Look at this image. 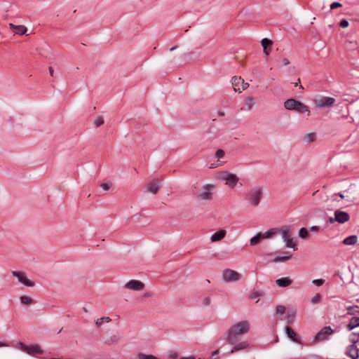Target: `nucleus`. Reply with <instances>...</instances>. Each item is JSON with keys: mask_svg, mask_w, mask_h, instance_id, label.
<instances>
[{"mask_svg": "<svg viewBox=\"0 0 359 359\" xmlns=\"http://www.w3.org/2000/svg\"><path fill=\"white\" fill-rule=\"evenodd\" d=\"M249 330L250 323L248 321H240L229 328L226 341L230 344H234L238 341V336L248 333Z\"/></svg>", "mask_w": 359, "mask_h": 359, "instance_id": "1", "label": "nucleus"}, {"mask_svg": "<svg viewBox=\"0 0 359 359\" xmlns=\"http://www.w3.org/2000/svg\"><path fill=\"white\" fill-rule=\"evenodd\" d=\"M284 107L287 110H294L300 114L308 112V115L310 114V110L308 106L293 98L287 100L284 102Z\"/></svg>", "mask_w": 359, "mask_h": 359, "instance_id": "2", "label": "nucleus"}, {"mask_svg": "<svg viewBox=\"0 0 359 359\" xmlns=\"http://www.w3.org/2000/svg\"><path fill=\"white\" fill-rule=\"evenodd\" d=\"M263 197V189L261 187H255L252 188L245 195V199L248 202L257 207L259 205Z\"/></svg>", "mask_w": 359, "mask_h": 359, "instance_id": "3", "label": "nucleus"}, {"mask_svg": "<svg viewBox=\"0 0 359 359\" xmlns=\"http://www.w3.org/2000/svg\"><path fill=\"white\" fill-rule=\"evenodd\" d=\"M280 233L285 242V246L287 248H291L294 250H297V245L296 243L294 242L293 238H290L292 236V233L290 231V227L289 226H283L280 229H279Z\"/></svg>", "mask_w": 359, "mask_h": 359, "instance_id": "4", "label": "nucleus"}, {"mask_svg": "<svg viewBox=\"0 0 359 359\" xmlns=\"http://www.w3.org/2000/svg\"><path fill=\"white\" fill-rule=\"evenodd\" d=\"M334 332V330L331 327V326H325L323 327L315 336L314 341H320L327 339L328 337L332 334Z\"/></svg>", "mask_w": 359, "mask_h": 359, "instance_id": "5", "label": "nucleus"}, {"mask_svg": "<svg viewBox=\"0 0 359 359\" xmlns=\"http://www.w3.org/2000/svg\"><path fill=\"white\" fill-rule=\"evenodd\" d=\"M222 278L226 282H233L239 280L241 275L236 271L226 269L222 273Z\"/></svg>", "mask_w": 359, "mask_h": 359, "instance_id": "6", "label": "nucleus"}, {"mask_svg": "<svg viewBox=\"0 0 359 359\" xmlns=\"http://www.w3.org/2000/svg\"><path fill=\"white\" fill-rule=\"evenodd\" d=\"M215 187L212 184H207L203 186V191L197 196L200 200H211L212 198V191Z\"/></svg>", "mask_w": 359, "mask_h": 359, "instance_id": "7", "label": "nucleus"}, {"mask_svg": "<svg viewBox=\"0 0 359 359\" xmlns=\"http://www.w3.org/2000/svg\"><path fill=\"white\" fill-rule=\"evenodd\" d=\"M12 274L18 278L19 282L27 287H33L35 285L34 282L28 279L23 272L13 271Z\"/></svg>", "mask_w": 359, "mask_h": 359, "instance_id": "8", "label": "nucleus"}, {"mask_svg": "<svg viewBox=\"0 0 359 359\" xmlns=\"http://www.w3.org/2000/svg\"><path fill=\"white\" fill-rule=\"evenodd\" d=\"M222 178L226 181V184L231 189L236 187L238 181V177L233 173L224 172L222 176Z\"/></svg>", "mask_w": 359, "mask_h": 359, "instance_id": "9", "label": "nucleus"}, {"mask_svg": "<svg viewBox=\"0 0 359 359\" xmlns=\"http://www.w3.org/2000/svg\"><path fill=\"white\" fill-rule=\"evenodd\" d=\"M124 287L127 289L139 291L144 289V284L140 280H130L125 284Z\"/></svg>", "mask_w": 359, "mask_h": 359, "instance_id": "10", "label": "nucleus"}, {"mask_svg": "<svg viewBox=\"0 0 359 359\" xmlns=\"http://www.w3.org/2000/svg\"><path fill=\"white\" fill-rule=\"evenodd\" d=\"M335 102V99L332 97H321L316 100V104L319 107H332Z\"/></svg>", "mask_w": 359, "mask_h": 359, "instance_id": "11", "label": "nucleus"}, {"mask_svg": "<svg viewBox=\"0 0 359 359\" xmlns=\"http://www.w3.org/2000/svg\"><path fill=\"white\" fill-rule=\"evenodd\" d=\"M285 333L288 338H290L292 341L297 343L299 344H302V341L299 335L293 330L290 327L286 326L285 327Z\"/></svg>", "mask_w": 359, "mask_h": 359, "instance_id": "12", "label": "nucleus"}, {"mask_svg": "<svg viewBox=\"0 0 359 359\" xmlns=\"http://www.w3.org/2000/svg\"><path fill=\"white\" fill-rule=\"evenodd\" d=\"M336 217L337 222L339 224H344L350 219V215L347 212L337 210L334 212Z\"/></svg>", "mask_w": 359, "mask_h": 359, "instance_id": "13", "label": "nucleus"}, {"mask_svg": "<svg viewBox=\"0 0 359 359\" xmlns=\"http://www.w3.org/2000/svg\"><path fill=\"white\" fill-rule=\"evenodd\" d=\"M358 351L355 344H351L346 347L345 354L352 359H357L359 358Z\"/></svg>", "mask_w": 359, "mask_h": 359, "instance_id": "14", "label": "nucleus"}, {"mask_svg": "<svg viewBox=\"0 0 359 359\" xmlns=\"http://www.w3.org/2000/svg\"><path fill=\"white\" fill-rule=\"evenodd\" d=\"M161 181L156 178V179H154L151 182H150L148 184H147V191L154 194H156L158 191L160 189V187H161Z\"/></svg>", "mask_w": 359, "mask_h": 359, "instance_id": "15", "label": "nucleus"}, {"mask_svg": "<svg viewBox=\"0 0 359 359\" xmlns=\"http://www.w3.org/2000/svg\"><path fill=\"white\" fill-rule=\"evenodd\" d=\"M261 44L263 47L264 53L266 56H268L270 53L273 45L272 41L268 38H264L261 41Z\"/></svg>", "mask_w": 359, "mask_h": 359, "instance_id": "16", "label": "nucleus"}, {"mask_svg": "<svg viewBox=\"0 0 359 359\" xmlns=\"http://www.w3.org/2000/svg\"><path fill=\"white\" fill-rule=\"evenodd\" d=\"M26 353L32 355H35L38 354H43V351L38 344H32L27 346Z\"/></svg>", "mask_w": 359, "mask_h": 359, "instance_id": "17", "label": "nucleus"}, {"mask_svg": "<svg viewBox=\"0 0 359 359\" xmlns=\"http://www.w3.org/2000/svg\"><path fill=\"white\" fill-rule=\"evenodd\" d=\"M9 27L13 32L19 35L25 34L27 31V27L24 25H15L12 23H10Z\"/></svg>", "mask_w": 359, "mask_h": 359, "instance_id": "18", "label": "nucleus"}, {"mask_svg": "<svg viewBox=\"0 0 359 359\" xmlns=\"http://www.w3.org/2000/svg\"><path fill=\"white\" fill-rule=\"evenodd\" d=\"M234 344H235V346L231 349V351H229V353H233L239 351L245 350L250 345L247 341H241L239 343L236 342Z\"/></svg>", "mask_w": 359, "mask_h": 359, "instance_id": "19", "label": "nucleus"}, {"mask_svg": "<svg viewBox=\"0 0 359 359\" xmlns=\"http://www.w3.org/2000/svg\"><path fill=\"white\" fill-rule=\"evenodd\" d=\"M276 283L280 287H285L290 286L292 280L289 277H283L276 280Z\"/></svg>", "mask_w": 359, "mask_h": 359, "instance_id": "20", "label": "nucleus"}, {"mask_svg": "<svg viewBox=\"0 0 359 359\" xmlns=\"http://www.w3.org/2000/svg\"><path fill=\"white\" fill-rule=\"evenodd\" d=\"M226 231L224 229H220L217 232L214 233L210 238L212 242L219 241L222 240L226 236Z\"/></svg>", "mask_w": 359, "mask_h": 359, "instance_id": "21", "label": "nucleus"}, {"mask_svg": "<svg viewBox=\"0 0 359 359\" xmlns=\"http://www.w3.org/2000/svg\"><path fill=\"white\" fill-rule=\"evenodd\" d=\"M358 327H359V317L353 316L350 319L349 323L346 325V329L351 331Z\"/></svg>", "mask_w": 359, "mask_h": 359, "instance_id": "22", "label": "nucleus"}, {"mask_svg": "<svg viewBox=\"0 0 359 359\" xmlns=\"http://www.w3.org/2000/svg\"><path fill=\"white\" fill-rule=\"evenodd\" d=\"M358 241V236L356 235H351L345 238L342 241V243L345 245H355Z\"/></svg>", "mask_w": 359, "mask_h": 359, "instance_id": "23", "label": "nucleus"}, {"mask_svg": "<svg viewBox=\"0 0 359 359\" xmlns=\"http://www.w3.org/2000/svg\"><path fill=\"white\" fill-rule=\"evenodd\" d=\"M279 233H280L279 229H278V228H272V229H270L269 230H268L267 231H266L264 233H262V236L263 237V239L264 238H271V237L274 236L275 235H276V234H278Z\"/></svg>", "mask_w": 359, "mask_h": 359, "instance_id": "24", "label": "nucleus"}, {"mask_svg": "<svg viewBox=\"0 0 359 359\" xmlns=\"http://www.w3.org/2000/svg\"><path fill=\"white\" fill-rule=\"evenodd\" d=\"M262 239V233H258L250 238V245L252 246L256 245L259 244Z\"/></svg>", "mask_w": 359, "mask_h": 359, "instance_id": "25", "label": "nucleus"}, {"mask_svg": "<svg viewBox=\"0 0 359 359\" xmlns=\"http://www.w3.org/2000/svg\"><path fill=\"white\" fill-rule=\"evenodd\" d=\"M283 254H284L283 256L276 257L273 259V262H285V261H287V260H289L291 259L292 255L289 254L287 252H284Z\"/></svg>", "mask_w": 359, "mask_h": 359, "instance_id": "26", "label": "nucleus"}, {"mask_svg": "<svg viewBox=\"0 0 359 359\" xmlns=\"http://www.w3.org/2000/svg\"><path fill=\"white\" fill-rule=\"evenodd\" d=\"M346 310V315L353 316L355 314H359V306L357 305L348 306Z\"/></svg>", "mask_w": 359, "mask_h": 359, "instance_id": "27", "label": "nucleus"}, {"mask_svg": "<svg viewBox=\"0 0 359 359\" xmlns=\"http://www.w3.org/2000/svg\"><path fill=\"white\" fill-rule=\"evenodd\" d=\"M298 235L300 238H302L303 239H306L309 236V231H308L307 229L305 227H302L299 230Z\"/></svg>", "mask_w": 359, "mask_h": 359, "instance_id": "28", "label": "nucleus"}, {"mask_svg": "<svg viewBox=\"0 0 359 359\" xmlns=\"http://www.w3.org/2000/svg\"><path fill=\"white\" fill-rule=\"evenodd\" d=\"M111 319L109 318V317H102L100 318H98L96 322H95V325H97V327H100L103 323L104 322H111Z\"/></svg>", "mask_w": 359, "mask_h": 359, "instance_id": "29", "label": "nucleus"}, {"mask_svg": "<svg viewBox=\"0 0 359 359\" xmlns=\"http://www.w3.org/2000/svg\"><path fill=\"white\" fill-rule=\"evenodd\" d=\"M20 300L22 304H27V305L31 304L33 302L32 299H31L29 297L24 296V295L20 297Z\"/></svg>", "mask_w": 359, "mask_h": 359, "instance_id": "30", "label": "nucleus"}, {"mask_svg": "<svg viewBox=\"0 0 359 359\" xmlns=\"http://www.w3.org/2000/svg\"><path fill=\"white\" fill-rule=\"evenodd\" d=\"M119 339H120V337L118 334H114V335L111 336V337H109V339H107L105 341V343L107 344H111L113 343L117 342L119 340Z\"/></svg>", "mask_w": 359, "mask_h": 359, "instance_id": "31", "label": "nucleus"}, {"mask_svg": "<svg viewBox=\"0 0 359 359\" xmlns=\"http://www.w3.org/2000/svg\"><path fill=\"white\" fill-rule=\"evenodd\" d=\"M137 358L138 359H158L153 355H147L142 353H138Z\"/></svg>", "mask_w": 359, "mask_h": 359, "instance_id": "32", "label": "nucleus"}, {"mask_svg": "<svg viewBox=\"0 0 359 359\" xmlns=\"http://www.w3.org/2000/svg\"><path fill=\"white\" fill-rule=\"evenodd\" d=\"M295 311H289L287 315V320L289 324L292 323L295 319Z\"/></svg>", "mask_w": 359, "mask_h": 359, "instance_id": "33", "label": "nucleus"}, {"mask_svg": "<svg viewBox=\"0 0 359 359\" xmlns=\"http://www.w3.org/2000/svg\"><path fill=\"white\" fill-rule=\"evenodd\" d=\"M350 340L353 343L352 344H355L359 341V332H352L350 334Z\"/></svg>", "mask_w": 359, "mask_h": 359, "instance_id": "34", "label": "nucleus"}, {"mask_svg": "<svg viewBox=\"0 0 359 359\" xmlns=\"http://www.w3.org/2000/svg\"><path fill=\"white\" fill-rule=\"evenodd\" d=\"M243 83V79L241 77L233 76L231 79V83L233 86H237L240 83Z\"/></svg>", "mask_w": 359, "mask_h": 359, "instance_id": "35", "label": "nucleus"}, {"mask_svg": "<svg viewBox=\"0 0 359 359\" xmlns=\"http://www.w3.org/2000/svg\"><path fill=\"white\" fill-rule=\"evenodd\" d=\"M104 123V118L101 116H98L94 120V124L96 127H100Z\"/></svg>", "mask_w": 359, "mask_h": 359, "instance_id": "36", "label": "nucleus"}, {"mask_svg": "<svg viewBox=\"0 0 359 359\" xmlns=\"http://www.w3.org/2000/svg\"><path fill=\"white\" fill-rule=\"evenodd\" d=\"M322 296L320 294L317 293L314 297L311 298V302L313 304L320 302Z\"/></svg>", "mask_w": 359, "mask_h": 359, "instance_id": "37", "label": "nucleus"}, {"mask_svg": "<svg viewBox=\"0 0 359 359\" xmlns=\"http://www.w3.org/2000/svg\"><path fill=\"white\" fill-rule=\"evenodd\" d=\"M264 296V292L262 291H257L251 293L250 294V299H254L259 297H263Z\"/></svg>", "mask_w": 359, "mask_h": 359, "instance_id": "38", "label": "nucleus"}, {"mask_svg": "<svg viewBox=\"0 0 359 359\" xmlns=\"http://www.w3.org/2000/svg\"><path fill=\"white\" fill-rule=\"evenodd\" d=\"M285 306L283 305H278L276 306V312L277 314L282 315L285 312Z\"/></svg>", "mask_w": 359, "mask_h": 359, "instance_id": "39", "label": "nucleus"}, {"mask_svg": "<svg viewBox=\"0 0 359 359\" xmlns=\"http://www.w3.org/2000/svg\"><path fill=\"white\" fill-rule=\"evenodd\" d=\"M325 280L320 278V279H314L312 280V283L316 286H321L324 283Z\"/></svg>", "mask_w": 359, "mask_h": 359, "instance_id": "40", "label": "nucleus"}, {"mask_svg": "<svg viewBox=\"0 0 359 359\" xmlns=\"http://www.w3.org/2000/svg\"><path fill=\"white\" fill-rule=\"evenodd\" d=\"M316 137V133H311L306 135L307 140L309 142H312L315 141Z\"/></svg>", "mask_w": 359, "mask_h": 359, "instance_id": "41", "label": "nucleus"}, {"mask_svg": "<svg viewBox=\"0 0 359 359\" xmlns=\"http://www.w3.org/2000/svg\"><path fill=\"white\" fill-rule=\"evenodd\" d=\"M225 155V152L222 149H217L215 152V156L218 158H223Z\"/></svg>", "mask_w": 359, "mask_h": 359, "instance_id": "42", "label": "nucleus"}, {"mask_svg": "<svg viewBox=\"0 0 359 359\" xmlns=\"http://www.w3.org/2000/svg\"><path fill=\"white\" fill-rule=\"evenodd\" d=\"M111 186V183L110 182H104V183H102L100 184V187L105 191H107L110 189Z\"/></svg>", "mask_w": 359, "mask_h": 359, "instance_id": "43", "label": "nucleus"}, {"mask_svg": "<svg viewBox=\"0 0 359 359\" xmlns=\"http://www.w3.org/2000/svg\"><path fill=\"white\" fill-rule=\"evenodd\" d=\"M348 25H349L348 21L347 20H346V19H342L339 22V26L341 28H346L348 26Z\"/></svg>", "mask_w": 359, "mask_h": 359, "instance_id": "44", "label": "nucleus"}, {"mask_svg": "<svg viewBox=\"0 0 359 359\" xmlns=\"http://www.w3.org/2000/svg\"><path fill=\"white\" fill-rule=\"evenodd\" d=\"M18 346L21 351L26 352L28 345H26L24 343L20 341L18 344Z\"/></svg>", "mask_w": 359, "mask_h": 359, "instance_id": "45", "label": "nucleus"}, {"mask_svg": "<svg viewBox=\"0 0 359 359\" xmlns=\"http://www.w3.org/2000/svg\"><path fill=\"white\" fill-rule=\"evenodd\" d=\"M342 6V4L339 3V2H337V1H334V2H332L331 4H330V9L331 10H334L335 8H339V7H341Z\"/></svg>", "mask_w": 359, "mask_h": 359, "instance_id": "46", "label": "nucleus"}, {"mask_svg": "<svg viewBox=\"0 0 359 359\" xmlns=\"http://www.w3.org/2000/svg\"><path fill=\"white\" fill-rule=\"evenodd\" d=\"M210 304V299L208 297H206L203 300V304L204 306H208Z\"/></svg>", "mask_w": 359, "mask_h": 359, "instance_id": "47", "label": "nucleus"}, {"mask_svg": "<svg viewBox=\"0 0 359 359\" xmlns=\"http://www.w3.org/2000/svg\"><path fill=\"white\" fill-rule=\"evenodd\" d=\"M328 221H329V222L330 224H333L334 222H337L336 217L334 216V217H329Z\"/></svg>", "mask_w": 359, "mask_h": 359, "instance_id": "48", "label": "nucleus"}, {"mask_svg": "<svg viewBox=\"0 0 359 359\" xmlns=\"http://www.w3.org/2000/svg\"><path fill=\"white\" fill-rule=\"evenodd\" d=\"M319 229H320V227H319V226H311V227L310 228V230H311V231H319Z\"/></svg>", "mask_w": 359, "mask_h": 359, "instance_id": "49", "label": "nucleus"}, {"mask_svg": "<svg viewBox=\"0 0 359 359\" xmlns=\"http://www.w3.org/2000/svg\"><path fill=\"white\" fill-rule=\"evenodd\" d=\"M289 64H290L289 60L287 59V58H283V65L285 66V65H287Z\"/></svg>", "mask_w": 359, "mask_h": 359, "instance_id": "50", "label": "nucleus"}, {"mask_svg": "<svg viewBox=\"0 0 359 359\" xmlns=\"http://www.w3.org/2000/svg\"><path fill=\"white\" fill-rule=\"evenodd\" d=\"M249 86V84L248 83H245L243 81V83H242V90H245Z\"/></svg>", "mask_w": 359, "mask_h": 359, "instance_id": "51", "label": "nucleus"}, {"mask_svg": "<svg viewBox=\"0 0 359 359\" xmlns=\"http://www.w3.org/2000/svg\"><path fill=\"white\" fill-rule=\"evenodd\" d=\"M48 69H49L50 75L53 76V72H54L53 67H49Z\"/></svg>", "mask_w": 359, "mask_h": 359, "instance_id": "52", "label": "nucleus"}, {"mask_svg": "<svg viewBox=\"0 0 359 359\" xmlns=\"http://www.w3.org/2000/svg\"><path fill=\"white\" fill-rule=\"evenodd\" d=\"M152 296V293L151 292H145L144 294V297H151Z\"/></svg>", "mask_w": 359, "mask_h": 359, "instance_id": "53", "label": "nucleus"}, {"mask_svg": "<svg viewBox=\"0 0 359 359\" xmlns=\"http://www.w3.org/2000/svg\"><path fill=\"white\" fill-rule=\"evenodd\" d=\"M177 357V353H173L170 354V358H176Z\"/></svg>", "mask_w": 359, "mask_h": 359, "instance_id": "54", "label": "nucleus"}, {"mask_svg": "<svg viewBox=\"0 0 359 359\" xmlns=\"http://www.w3.org/2000/svg\"><path fill=\"white\" fill-rule=\"evenodd\" d=\"M181 359H196L193 355L189 357H182Z\"/></svg>", "mask_w": 359, "mask_h": 359, "instance_id": "55", "label": "nucleus"}, {"mask_svg": "<svg viewBox=\"0 0 359 359\" xmlns=\"http://www.w3.org/2000/svg\"><path fill=\"white\" fill-rule=\"evenodd\" d=\"M219 353V350H215L212 353V356H215Z\"/></svg>", "mask_w": 359, "mask_h": 359, "instance_id": "56", "label": "nucleus"}, {"mask_svg": "<svg viewBox=\"0 0 359 359\" xmlns=\"http://www.w3.org/2000/svg\"><path fill=\"white\" fill-rule=\"evenodd\" d=\"M299 83H300V79L299 78L298 80H297V82H295L293 84L296 87V86H298Z\"/></svg>", "mask_w": 359, "mask_h": 359, "instance_id": "57", "label": "nucleus"}, {"mask_svg": "<svg viewBox=\"0 0 359 359\" xmlns=\"http://www.w3.org/2000/svg\"><path fill=\"white\" fill-rule=\"evenodd\" d=\"M337 195H338L341 198H345V196L343 194H341V193H339Z\"/></svg>", "mask_w": 359, "mask_h": 359, "instance_id": "58", "label": "nucleus"}, {"mask_svg": "<svg viewBox=\"0 0 359 359\" xmlns=\"http://www.w3.org/2000/svg\"><path fill=\"white\" fill-rule=\"evenodd\" d=\"M218 116H224V113L223 111H219L218 112Z\"/></svg>", "mask_w": 359, "mask_h": 359, "instance_id": "59", "label": "nucleus"}, {"mask_svg": "<svg viewBox=\"0 0 359 359\" xmlns=\"http://www.w3.org/2000/svg\"><path fill=\"white\" fill-rule=\"evenodd\" d=\"M177 47H178L177 46H175L172 47V48L170 49V51H173V50H175V49H177Z\"/></svg>", "mask_w": 359, "mask_h": 359, "instance_id": "60", "label": "nucleus"}, {"mask_svg": "<svg viewBox=\"0 0 359 359\" xmlns=\"http://www.w3.org/2000/svg\"><path fill=\"white\" fill-rule=\"evenodd\" d=\"M253 100H254V99H253V97H248V100H249V102L253 101Z\"/></svg>", "mask_w": 359, "mask_h": 359, "instance_id": "61", "label": "nucleus"}, {"mask_svg": "<svg viewBox=\"0 0 359 359\" xmlns=\"http://www.w3.org/2000/svg\"><path fill=\"white\" fill-rule=\"evenodd\" d=\"M5 346V344L2 342H0V347Z\"/></svg>", "mask_w": 359, "mask_h": 359, "instance_id": "62", "label": "nucleus"}, {"mask_svg": "<svg viewBox=\"0 0 359 359\" xmlns=\"http://www.w3.org/2000/svg\"><path fill=\"white\" fill-rule=\"evenodd\" d=\"M83 311H84L85 313H87V312H88V311H87V309H86V308H83Z\"/></svg>", "mask_w": 359, "mask_h": 359, "instance_id": "63", "label": "nucleus"}, {"mask_svg": "<svg viewBox=\"0 0 359 359\" xmlns=\"http://www.w3.org/2000/svg\"><path fill=\"white\" fill-rule=\"evenodd\" d=\"M299 88H302V89L304 88V87L302 85H299Z\"/></svg>", "mask_w": 359, "mask_h": 359, "instance_id": "64", "label": "nucleus"}]
</instances>
